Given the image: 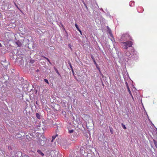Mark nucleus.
I'll list each match as a JSON object with an SVG mask.
<instances>
[{"label": "nucleus", "mask_w": 157, "mask_h": 157, "mask_svg": "<svg viewBox=\"0 0 157 157\" xmlns=\"http://www.w3.org/2000/svg\"><path fill=\"white\" fill-rule=\"evenodd\" d=\"M133 43L131 41H128L122 43V45L124 49H127L128 48L132 46Z\"/></svg>", "instance_id": "nucleus-1"}, {"label": "nucleus", "mask_w": 157, "mask_h": 157, "mask_svg": "<svg viewBox=\"0 0 157 157\" xmlns=\"http://www.w3.org/2000/svg\"><path fill=\"white\" fill-rule=\"evenodd\" d=\"M5 35L6 38L9 41L12 40L15 36L14 34L12 32H6Z\"/></svg>", "instance_id": "nucleus-2"}, {"label": "nucleus", "mask_w": 157, "mask_h": 157, "mask_svg": "<svg viewBox=\"0 0 157 157\" xmlns=\"http://www.w3.org/2000/svg\"><path fill=\"white\" fill-rule=\"evenodd\" d=\"M121 38L124 41L127 40H132V37L128 34L126 33L123 34Z\"/></svg>", "instance_id": "nucleus-3"}, {"label": "nucleus", "mask_w": 157, "mask_h": 157, "mask_svg": "<svg viewBox=\"0 0 157 157\" xmlns=\"http://www.w3.org/2000/svg\"><path fill=\"white\" fill-rule=\"evenodd\" d=\"M126 86H127V90H128V92L129 93V94L131 96L132 98V99H133V96L132 95V94L131 93V92L130 91V89L129 87V86H128V83H127V82H126Z\"/></svg>", "instance_id": "nucleus-4"}, {"label": "nucleus", "mask_w": 157, "mask_h": 157, "mask_svg": "<svg viewBox=\"0 0 157 157\" xmlns=\"http://www.w3.org/2000/svg\"><path fill=\"white\" fill-rule=\"evenodd\" d=\"M107 29L110 36L113 37V35L112 34V31L111 29L109 27L107 26Z\"/></svg>", "instance_id": "nucleus-5"}, {"label": "nucleus", "mask_w": 157, "mask_h": 157, "mask_svg": "<svg viewBox=\"0 0 157 157\" xmlns=\"http://www.w3.org/2000/svg\"><path fill=\"white\" fill-rule=\"evenodd\" d=\"M37 152L40 155H41L42 156H43L44 155V154L41 151V150H38L37 151Z\"/></svg>", "instance_id": "nucleus-6"}, {"label": "nucleus", "mask_w": 157, "mask_h": 157, "mask_svg": "<svg viewBox=\"0 0 157 157\" xmlns=\"http://www.w3.org/2000/svg\"><path fill=\"white\" fill-rule=\"evenodd\" d=\"M16 44L18 47H21L22 45L21 43L19 40L16 42Z\"/></svg>", "instance_id": "nucleus-7"}, {"label": "nucleus", "mask_w": 157, "mask_h": 157, "mask_svg": "<svg viewBox=\"0 0 157 157\" xmlns=\"http://www.w3.org/2000/svg\"><path fill=\"white\" fill-rule=\"evenodd\" d=\"M48 122H49V123L50 124V125L51 126V125H53V121L52 120H49L48 121Z\"/></svg>", "instance_id": "nucleus-8"}, {"label": "nucleus", "mask_w": 157, "mask_h": 157, "mask_svg": "<svg viewBox=\"0 0 157 157\" xmlns=\"http://www.w3.org/2000/svg\"><path fill=\"white\" fill-rule=\"evenodd\" d=\"M153 140L155 146L157 148V141L155 140Z\"/></svg>", "instance_id": "nucleus-9"}, {"label": "nucleus", "mask_w": 157, "mask_h": 157, "mask_svg": "<svg viewBox=\"0 0 157 157\" xmlns=\"http://www.w3.org/2000/svg\"><path fill=\"white\" fill-rule=\"evenodd\" d=\"M58 136V135L56 134L55 136H52V142H53V140L56 137V136Z\"/></svg>", "instance_id": "nucleus-10"}, {"label": "nucleus", "mask_w": 157, "mask_h": 157, "mask_svg": "<svg viewBox=\"0 0 157 157\" xmlns=\"http://www.w3.org/2000/svg\"><path fill=\"white\" fill-rule=\"evenodd\" d=\"M36 117L38 118V119H40V115L38 113H36Z\"/></svg>", "instance_id": "nucleus-11"}, {"label": "nucleus", "mask_w": 157, "mask_h": 157, "mask_svg": "<svg viewBox=\"0 0 157 157\" xmlns=\"http://www.w3.org/2000/svg\"><path fill=\"white\" fill-rule=\"evenodd\" d=\"M45 59L47 60L51 64V62H50V60L48 58L45 57V56L43 57Z\"/></svg>", "instance_id": "nucleus-12"}, {"label": "nucleus", "mask_w": 157, "mask_h": 157, "mask_svg": "<svg viewBox=\"0 0 157 157\" xmlns=\"http://www.w3.org/2000/svg\"><path fill=\"white\" fill-rule=\"evenodd\" d=\"M121 125L123 129H126V128L124 124H122Z\"/></svg>", "instance_id": "nucleus-13"}, {"label": "nucleus", "mask_w": 157, "mask_h": 157, "mask_svg": "<svg viewBox=\"0 0 157 157\" xmlns=\"http://www.w3.org/2000/svg\"><path fill=\"white\" fill-rule=\"evenodd\" d=\"M110 132L112 134H113V129L112 128H109Z\"/></svg>", "instance_id": "nucleus-14"}, {"label": "nucleus", "mask_w": 157, "mask_h": 157, "mask_svg": "<svg viewBox=\"0 0 157 157\" xmlns=\"http://www.w3.org/2000/svg\"><path fill=\"white\" fill-rule=\"evenodd\" d=\"M75 27H76V28H77V29L78 30V29H79V28L78 27V25L77 24L75 23Z\"/></svg>", "instance_id": "nucleus-15"}, {"label": "nucleus", "mask_w": 157, "mask_h": 157, "mask_svg": "<svg viewBox=\"0 0 157 157\" xmlns=\"http://www.w3.org/2000/svg\"><path fill=\"white\" fill-rule=\"evenodd\" d=\"M74 132V130L73 129L69 130V132L70 133H73Z\"/></svg>", "instance_id": "nucleus-16"}, {"label": "nucleus", "mask_w": 157, "mask_h": 157, "mask_svg": "<svg viewBox=\"0 0 157 157\" xmlns=\"http://www.w3.org/2000/svg\"><path fill=\"white\" fill-rule=\"evenodd\" d=\"M44 81L45 82H46L48 84H49L48 81V80L47 79H44Z\"/></svg>", "instance_id": "nucleus-17"}, {"label": "nucleus", "mask_w": 157, "mask_h": 157, "mask_svg": "<svg viewBox=\"0 0 157 157\" xmlns=\"http://www.w3.org/2000/svg\"><path fill=\"white\" fill-rule=\"evenodd\" d=\"M56 73H57V74H58L59 75H60V74H59V71H58V70H57V69H56Z\"/></svg>", "instance_id": "nucleus-18"}, {"label": "nucleus", "mask_w": 157, "mask_h": 157, "mask_svg": "<svg viewBox=\"0 0 157 157\" xmlns=\"http://www.w3.org/2000/svg\"><path fill=\"white\" fill-rule=\"evenodd\" d=\"M14 4L15 5V6L17 8V9H19V8L17 6V5L16 3L14 2Z\"/></svg>", "instance_id": "nucleus-19"}, {"label": "nucleus", "mask_w": 157, "mask_h": 157, "mask_svg": "<svg viewBox=\"0 0 157 157\" xmlns=\"http://www.w3.org/2000/svg\"><path fill=\"white\" fill-rule=\"evenodd\" d=\"M78 31H79V32H80V34H81V35H82V31H81L80 29H78Z\"/></svg>", "instance_id": "nucleus-20"}, {"label": "nucleus", "mask_w": 157, "mask_h": 157, "mask_svg": "<svg viewBox=\"0 0 157 157\" xmlns=\"http://www.w3.org/2000/svg\"><path fill=\"white\" fill-rule=\"evenodd\" d=\"M60 24H61V26L63 28L64 27V26H63V25L61 23H60Z\"/></svg>", "instance_id": "nucleus-21"}, {"label": "nucleus", "mask_w": 157, "mask_h": 157, "mask_svg": "<svg viewBox=\"0 0 157 157\" xmlns=\"http://www.w3.org/2000/svg\"><path fill=\"white\" fill-rule=\"evenodd\" d=\"M94 64H96V62L94 60Z\"/></svg>", "instance_id": "nucleus-22"}, {"label": "nucleus", "mask_w": 157, "mask_h": 157, "mask_svg": "<svg viewBox=\"0 0 157 157\" xmlns=\"http://www.w3.org/2000/svg\"><path fill=\"white\" fill-rule=\"evenodd\" d=\"M0 47H2V44L0 43Z\"/></svg>", "instance_id": "nucleus-23"}, {"label": "nucleus", "mask_w": 157, "mask_h": 157, "mask_svg": "<svg viewBox=\"0 0 157 157\" xmlns=\"http://www.w3.org/2000/svg\"><path fill=\"white\" fill-rule=\"evenodd\" d=\"M39 71V70L38 69L36 70V72H38Z\"/></svg>", "instance_id": "nucleus-24"}, {"label": "nucleus", "mask_w": 157, "mask_h": 157, "mask_svg": "<svg viewBox=\"0 0 157 157\" xmlns=\"http://www.w3.org/2000/svg\"><path fill=\"white\" fill-rule=\"evenodd\" d=\"M70 67H71L72 69V67L71 65H70Z\"/></svg>", "instance_id": "nucleus-25"}, {"label": "nucleus", "mask_w": 157, "mask_h": 157, "mask_svg": "<svg viewBox=\"0 0 157 157\" xmlns=\"http://www.w3.org/2000/svg\"><path fill=\"white\" fill-rule=\"evenodd\" d=\"M26 157H29L28 156H26Z\"/></svg>", "instance_id": "nucleus-26"}, {"label": "nucleus", "mask_w": 157, "mask_h": 157, "mask_svg": "<svg viewBox=\"0 0 157 157\" xmlns=\"http://www.w3.org/2000/svg\"><path fill=\"white\" fill-rule=\"evenodd\" d=\"M137 10L139 11V9H138Z\"/></svg>", "instance_id": "nucleus-27"}]
</instances>
